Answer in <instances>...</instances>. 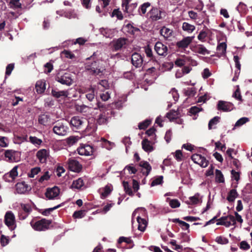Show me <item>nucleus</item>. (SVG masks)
<instances>
[{"mask_svg":"<svg viewBox=\"0 0 252 252\" xmlns=\"http://www.w3.org/2000/svg\"><path fill=\"white\" fill-rule=\"evenodd\" d=\"M85 68L89 73L94 75H99L103 73L104 67L100 65V62L95 58V53L87 59Z\"/></svg>","mask_w":252,"mask_h":252,"instance_id":"nucleus-1","label":"nucleus"},{"mask_svg":"<svg viewBox=\"0 0 252 252\" xmlns=\"http://www.w3.org/2000/svg\"><path fill=\"white\" fill-rule=\"evenodd\" d=\"M147 15L152 21H157L163 19L166 16V12L160 8L152 7Z\"/></svg>","mask_w":252,"mask_h":252,"instance_id":"nucleus-2","label":"nucleus"},{"mask_svg":"<svg viewBox=\"0 0 252 252\" xmlns=\"http://www.w3.org/2000/svg\"><path fill=\"white\" fill-rule=\"evenodd\" d=\"M88 120L83 118H80L78 116L72 117L70 122V125L73 130H81L83 131L87 124Z\"/></svg>","mask_w":252,"mask_h":252,"instance_id":"nucleus-3","label":"nucleus"},{"mask_svg":"<svg viewBox=\"0 0 252 252\" xmlns=\"http://www.w3.org/2000/svg\"><path fill=\"white\" fill-rule=\"evenodd\" d=\"M52 221L46 220V219H42L37 220L35 222L33 221L31 222V225L32 227L36 231H45L49 228L50 225L51 224Z\"/></svg>","mask_w":252,"mask_h":252,"instance_id":"nucleus-4","label":"nucleus"},{"mask_svg":"<svg viewBox=\"0 0 252 252\" xmlns=\"http://www.w3.org/2000/svg\"><path fill=\"white\" fill-rule=\"evenodd\" d=\"M68 129L67 124L65 121L56 122L53 128V130L55 134L61 136L65 135Z\"/></svg>","mask_w":252,"mask_h":252,"instance_id":"nucleus-5","label":"nucleus"},{"mask_svg":"<svg viewBox=\"0 0 252 252\" xmlns=\"http://www.w3.org/2000/svg\"><path fill=\"white\" fill-rule=\"evenodd\" d=\"M4 155L6 161L9 162H18L21 159V153L14 150H4Z\"/></svg>","mask_w":252,"mask_h":252,"instance_id":"nucleus-6","label":"nucleus"},{"mask_svg":"<svg viewBox=\"0 0 252 252\" xmlns=\"http://www.w3.org/2000/svg\"><path fill=\"white\" fill-rule=\"evenodd\" d=\"M55 80L63 85L70 86L72 84L71 74L66 72H59L56 75Z\"/></svg>","mask_w":252,"mask_h":252,"instance_id":"nucleus-7","label":"nucleus"},{"mask_svg":"<svg viewBox=\"0 0 252 252\" xmlns=\"http://www.w3.org/2000/svg\"><path fill=\"white\" fill-rule=\"evenodd\" d=\"M128 39L125 37H120L113 40L112 41V50L117 52L123 48H125Z\"/></svg>","mask_w":252,"mask_h":252,"instance_id":"nucleus-8","label":"nucleus"},{"mask_svg":"<svg viewBox=\"0 0 252 252\" xmlns=\"http://www.w3.org/2000/svg\"><path fill=\"white\" fill-rule=\"evenodd\" d=\"M155 50L159 55L165 57L169 53V50L167 46L160 41H158L155 45Z\"/></svg>","mask_w":252,"mask_h":252,"instance_id":"nucleus-9","label":"nucleus"},{"mask_svg":"<svg viewBox=\"0 0 252 252\" xmlns=\"http://www.w3.org/2000/svg\"><path fill=\"white\" fill-rule=\"evenodd\" d=\"M5 224L11 230H14L16 227L15 217L11 212H7L4 217Z\"/></svg>","mask_w":252,"mask_h":252,"instance_id":"nucleus-10","label":"nucleus"},{"mask_svg":"<svg viewBox=\"0 0 252 252\" xmlns=\"http://www.w3.org/2000/svg\"><path fill=\"white\" fill-rule=\"evenodd\" d=\"M194 38V36L184 37L181 40L176 42V46L180 50H185L189 45L192 42Z\"/></svg>","mask_w":252,"mask_h":252,"instance_id":"nucleus-11","label":"nucleus"},{"mask_svg":"<svg viewBox=\"0 0 252 252\" xmlns=\"http://www.w3.org/2000/svg\"><path fill=\"white\" fill-rule=\"evenodd\" d=\"M68 166L70 171L79 173L82 169V165L74 158H70L68 160Z\"/></svg>","mask_w":252,"mask_h":252,"instance_id":"nucleus-12","label":"nucleus"},{"mask_svg":"<svg viewBox=\"0 0 252 252\" xmlns=\"http://www.w3.org/2000/svg\"><path fill=\"white\" fill-rule=\"evenodd\" d=\"M131 63L135 67H140L143 63V57L139 53L134 52L131 55Z\"/></svg>","mask_w":252,"mask_h":252,"instance_id":"nucleus-13","label":"nucleus"},{"mask_svg":"<svg viewBox=\"0 0 252 252\" xmlns=\"http://www.w3.org/2000/svg\"><path fill=\"white\" fill-rule=\"evenodd\" d=\"M60 192V189L57 186H54L52 188H47L45 195L49 199H54L59 196Z\"/></svg>","mask_w":252,"mask_h":252,"instance_id":"nucleus-14","label":"nucleus"},{"mask_svg":"<svg viewBox=\"0 0 252 252\" xmlns=\"http://www.w3.org/2000/svg\"><path fill=\"white\" fill-rule=\"evenodd\" d=\"M78 153L82 156H91L94 152L93 147L89 145H83L77 149Z\"/></svg>","mask_w":252,"mask_h":252,"instance_id":"nucleus-15","label":"nucleus"},{"mask_svg":"<svg viewBox=\"0 0 252 252\" xmlns=\"http://www.w3.org/2000/svg\"><path fill=\"white\" fill-rule=\"evenodd\" d=\"M233 108L234 105L233 103L222 100H220L217 105V109L219 110H222L225 112L230 111Z\"/></svg>","mask_w":252,"mask_h":252,"instance_id":"nucleus-16","label":"nucleus"},{"mask_svg":"<svg viewBox=\"0 0 252 252\" xmlns=\"http://www.w3.org/2000/svg\"><path fill=\"white\" fill-rule=\"evenodd\" d=\"M52 95L56 98L64 99L69 94L68 91H59L58 89H52L51 90Z\"/></svg>","mask_w":252,"mask_h":252,"instance_id":"nucleus-17","label":"nucleus"},{"mask_svg":"<svg viewBox=\"0 0 252 252\" xmlns=\"http://www.w3.org/2000/svg\"><path fill=\"white\" fill-rule=\"evenodd\" d=\"M124 32H126L131 35H134L136 32H139V29L133 27L130 23L124 25L122 28Z\"/></svg>","mask_w":252,"mask_h":252,"instance_id":"nucleus-18","label":"nucleus"},{"mask_svg":"<svg viewBox=\"0 0 252 252\" xmlns=\"http://www.w3.org/2000/svg\"><path fill=\"white\" fill-rule=\"evenodd\" d=\"M154 144V142L148 140L147 138L144 139L141 142L142 149L147 153H150L154 150L153 144Z\"/></svg>","mask_w":252,"mask_h":252,"instance_id":"nucleus-19","label":"nucleus"},{"mask_svg":"<svg viewBox=\"0 0 252 252\" xmlns=\"http://www.w3.org/2000/svg\"><path fill=\"white\" fill-rule=\"evenodd\" d=\"M49 156L48 151L44 149L39 150L36 153V157L41 163H45Z\"/></svg>","mask_w":252,"mask_h":252,"instance_id":"nucleus-20","label":"nucleus"},{"mask_svg":"<svg viewBox=\"0 0 252 252\" xmlns=\"http://www.w3.org/2000/svg\"><path fill=\"white\" fill-rule=\"evenodd\" d=\"M108 113L106 112H103L96 119V124L101 125L106 124L108 122V117L107 116Z\"/></svg>","mask_w":252,"mask_h":252,"instance_id":"nucleus-21","label":"nucleus"},{"mask_svg":"<svg viewBox=\"0 0 252 252\" xmlns=\"http://www.w3.org/2000/svg\"><path fill=\"white\" fill-rule=\"evenodd\" d=\"M28 186L25 182L18 183L16 185L17 192L19 194L25 193L28 189Z\"/></svg>","mask_w":252,"mask_h":252,"instance_id":"nucleus-22","label":"nucleus"},{"mask_svg":"<svg viewBox=\"0 0 252 252\" xmlns=\"http://www.w3.org/2000/svg\"><path fill=\"white\" fill-rule=\"evenodd\" d=\"M137 221L138 223V229L141 231L144 232L147 226L148 222L147 220L140 217H137Z\"/></svg>","mask_w":252,"mask_h":252,"instance_id":"nucleus-23","label":"nucleus"},{"mask_svg":"<svg viewBox=\"0 0 252 252\" xmlns=\"http://www.w3.org/2000/svg\"><path fill=\"white\" fill-rule=\"evenodd\" d=\"M45 85V82L43 80H39L36 82L35 89L38 94H42L44 92L46 89Z\"/></svg>","mask_w":252,"mask_h":252,"instance_id":"nucleus-24","label":"nucleus"},{"mask_svg":"<svg viewBox=\"0 0 252 252\" xmlns=\"http://www.w3.org/2000/svg\"><path fill=\"white\" fill-rule=\"evenodd\" d=\"M139 166L145 169L146 172H143V174L148 176L152 170V167L148 162L144 160L141 161L139 164Z\"/></svg>","mask_w":252,"mask_h":252,"instance_id":"nucleus-25","label":"nucleus"},{"mask_svg":"<svg viewBox=\"0 0 252 252\" xmlns=\"http://www.w3.org/2000/svg\"><path fill=\"white\" fill-rule=\"evenodd\" d=\"M172 30L165 26L162 27L160 30V34L163 36L165 39L170 37L172 34Z\"/></svg>","mask_w":252,"mask_h":252,"instance_id":"nucleus-26","label":"nucleus"},{"mask_svg":"<svg viewBox=\"0 0 252 252\" xmlns=\"http://www.w3.org/2000/svg\"><path fill=\"white\" fill-rule=\"evenodd\" d=\"M195 52L203 55H208L210 54V51L208 50L203 45L199 44L197 45L195 48Z\"/></svg>","mask_w":252,"mask_h":252,"instance_id":"nucleus-27","label":"nucleus"},{"mask_svg":"<svg viewBox=\"0 0 252 252\" xmlns=\"http://www.w3.org/2000/svg\"><path fill=\"white\" fill-rule=\"evenodd\" d=\"M238 196V193L237 192L236 189H231L228 193V195L227 196L226 199L229 202H232L234 201L235 198L237 197Z\"/></svg>","mask_w":252,"mask_h":252,"instance_id":"nucleus-28","label":"nucleus"},{"mask_svg":"<svg viewBox=\"0 0 252 252\" xmlns=\"http://www.w3.org/2000/svg\"><path fill=\"white\" fill-rule=\"evenodd\" d=\"M50 120V116L44 114H41L39 116L38 121L40 124L46 126V125H47Z\"/></svg>","mask_w":252,"mask_h":252,"instance_id":"nucleus-29","label":"nucleus"},{"mask_svg":"<svg viewBox=\"0 0 252 252\" xmlns=\"http://www.w3.org/2000/svg\"><path fill=\"white\" fill-rule=\"evenodd\" d=\"M232 217H221L220 219H217L216 221L217 223L216 224L217 225H224L226 227H229L230 226V223L227 221H225L224 220H226L227 219H229V220L232 219Z\"/></svg>","mask_w":252,"mask_h":252,"instance_id":"nucleus-30","label":"nucleus"},{"mask_svg":"<svg viewBox=\"0 0 252 252\" xmlns=\"http://www.w3.org/2000/svg\"><path fill=\"white\" fill-rule=\"evenodd\" d=\"M24 166V165L20 164L18 165H16L14 166L10 172H9V174L11 176V179L12 180H14L16 177L18 176V168H22Z\"/></svg>","mask_w":252,"mask_h":252,"instance_id":"nucleus-31","label":"nucleus"},{"mask_svg":"<svg viewBox=\"0 0 252 252\" xmlns=\"http://www.w3.org/2000/svg\"><path fill=\"white\" fill-rule=\"evenodd\" d=\"M85 127L86 128L83 130V131L84 132L86 135H89L93 133L94 131L95 128L94 124H89L88 121V124Z\"/></svg>","mask_w":252,"mask_h":252,"instance_id":"nucleus-32","label":"nucleus"},{"mask_svg":"<svg viewBox=\"0 0 252 252\" xmlns=\"http://www.w3.org/2000/svg\"><path fill=\"white\" fill-rule=\"evenodd\" d=\"M182 29L183 31L188 33H191L195 30V27L194 25H191L187 22H184L183 23Z\"/></svg>","mask_w":252,"mask_h":252,"instance_id":"nucleus-33","label":"nucleus"},{"mask_svg":"<svg viewBox=\"0 0 252 252\" xmlns=\"http://www.w3.org/2000/svg\"><path fill=\"white\" fill-rule=\"evenodd\" d=\"M226 44L225 42H221L218 44L217 47V50L218 53L221 56L224 55L226 53Z\"/></svg>","mask_w":252,"mask_h":252,"instance_id":"nucleus-34","label":"nucleus"},{"mask_svg":"<svg viewBox=\"0 0 252 252\" xmlns=\"http://www.w3.org/2000/svg\"><path fill=\"white\" fill-rule=\"evenodd\" d=\"M96 101L97 102L95 105H92V107L95 110L99 109L102 112H105V110L107 108L106 105L104 103H102L97 100Z\"/></svg>","mask_w":252,"mask_h":252,"instance_id":"nucleus-35","label":"nucleus"},{"mask_svg":"<svg viewBox=\"0 0 252 252\" xmlns=\"http://www.w3.org/2000/svg\"><path fill=\"white\" fill-rule=\"evenodd\" d=\"M179 113L174 110H171L167 113L166 117L170 121H173L178 118Z\"/></svg>","mask_w":252,"mask_h":252,"instance_id":"nucleus-36","label":"nucleus"},{"mask_svg":"<svg viewBox=\"0 0 252 252\" xmlns=\"http://www.w3.org/2000/svg\"><path fill=\"white\" fill-rule=\"evenodd\" d=\"M79 140V137L75 136H70L65 139L67 145L69 146H72L76 144Z\"/></svg>","mask_w":252,"mask_h":252,"instance_id":"nucleus-37","label":"nucleus"},{"mask_svg":"<svg viewBox=\"0 0 252 252\" xmlns=\"http://www.w3.org/2000/svg\"><path fill=\"white\" fill-rule=\"evenodd\" d=\"M216 181L219 183H222L224 182V176L220 170L216 169L215 171Z\"/></svg>","mask_w":252,"mask_h":252,"instance_id":"nucleus-38","label":"nucleus"},{"mask_svg":"<svg viewBox=\"0 0 252 252\" xmlns=\"http://www.w3.org/2000/svg\"><path fill=\"white\" fill-rule=\"evenodd\" d=\"M84 186L83 180L81 178H79L73 182L71 185L73 188L80 189Z\"/></svg>","mask_w":252,"mask_h":252,"instance_id":"nucleus-39","label":"nucleus"},{"mask_svg":"<svg viewBox=\"0 0 252 252\" xmlns=\"http://www.w3.org/2000/svg\"><path fill=\"white\" fill-rule=\"evenodd\" d=\"M123 185L126 193L128 194L129 196H132L134 194L131 187L129 186L128 182L123 181Z\"/></svg>","mask_w":252,"mask_h":252,"instance_id":"nucleus-40","label":"nucleus"},{"mask_svg":"<svg viewBox=\"0 0 252 252\" xmlns=\"http://www.w3.org/2000/svg\"><path fill=\"white\" fill-rule=\"evenodd\" d=\"M203 111L202 108H199L196 106H192L189 110V115L196 116L200 111Z\"/></svg>","mask_w":252,"mask_h":252,"instance_id":"nucleus-41","label":"nucleus"},{"mask_svg":"<svg viewBox=\"0 0 252 252\" xmlns=\"http://www.w3.org/2000/svg\"><path fill=\"white\" fill-rule=\"evenodd\" d=\"M94 89L91 88L87 91L86 97L89 101H93L94 99Z\"/></svg>","mask_w":252,"mask_h":252,"instance_id":"nucleus-42","label":"nucleus"},{"mask_svg":"<svg viewBox=\"0 0 252 252\" xmlns=\"http://www.w3.org/2000/svg\"><path fill=\"white\" fill-rule=\"evenodd\" d=\"M29 141L31 143L35 146H39L42 143V140L35 136H30Z\"/></svg>","mask_w":252,"mask_h":252,"instance_id":"nucleus-43","label":"nucleus"},{"mask_svg":"<svg viewBox=\"0 0 252 252\" xmlns=\"http://www.w3.org/2000/svg\"><path fill=\"white\" fill-rule=\"evenodd\" d=\"M151 123V121L150 120L146 119L138 124V128L140 129H145L148 127Z\"/></svg>","mask_w":252,"mask_h":252,"instance_id":"nucleus-44","label":"nucleus"},{"mask_svg":"<svg viewBox=\"0 0 252 252\" xmlns=\"http://www.w3.org/2000/svg\"><path fill=\"white\" fill-rule=\"evenodd\" d=\"M112 189L110 186L107 185L104 188V191L101 194L102 198H106L111 192Z\"/></svg>","mask_w":252,"mask_h":252,"instance_id":"nucleus-45","label":"nucleus"},{"mask_svg":"<svg viewBox=\"0 0 252 252\" xmlns=\"http://www.w3.org/2000/svg\"><path fill=\"white\" fill-rule=\"evenodd\" d=\"M169 200V204L170 206L172 208H176L180 207V203L179 201L177 199H170L167 198Z\"/></svg>","mask_w":252,"mask_h":252,"instance_id":"nucleus-46","label":"nucleus"},{"mask_svg":"<svg viewBox=\"0 0 252 252\" xmlns=\"http://www.w3.org/2000/svg\"><path fill=\"white\" fill-rule=\"evenodd\" d=\"M202 157L201 155L195 154L192 155L191 158L194 163L199 165L202 161Z\"/></svg>","mask_w":252,"mask_h":252,"instance_id":"nucleus-47","label":"nucleus"},{"mask_svg":"<svg viewBox=\"0 0 252 252\" xmlns=\"http://www.w3.org/2000/svg\"><path fill=\"white\" fill-rule=\"evenodd\" d=\"M220 117L216 116L213 119H211L208 124V128L211 129L214 125H217L220 122Z\"/></svg>","mask_w":252,"mask_h":252,"instance_id":"nucleus-48","label":"nucleus"},{"mask_svg":"<svg viewBox=\"0 0 252 252\" xmlns=\"http://www.w3.org/2000/svg\"><path fill=\"white\" fill-rule=\"evenodd\" d=\"M41 169L39 167H36L32 168L30 172L28 173V177L30 178H33L35 175H37L40 171Z\"/></svg>","mask_w":252,"mask_h":252,"instance_id":"nucleus-49","label":"nucleus"},{"mask_svg":"<svg viewBox=\"0 0 252 252\" xmlns=\"http://www.w3.org/2000/svg\"><path fill=\"white\" fill-rule=\"evenodd\" d=\"M163 178L162 176H158L157 178L152 181L151 184V186L154 187L161 184L163 183Z\"/></svg>","mask_w":252,"mask_h":252,"instance_id":"nucleus-50","label":"nucleus"},{"mask_svg":"<svg viewBox=\"0 0 252 252\" xmlns=\"http://www.w3.org/2000/svg\"><path fill=\"white\" fill-rule=\"evenodd\" d=\"M151 6L149 2H146L142 4L139 8V11L141 12L142 14H145L147 11V8Z\"/></svg>","mask_w":252,"mask_h":252,"instance_id":"nucleus-51","label":"nucleus"},{"mask_svg":"<svg viewBox=\"0 0 252 252\" xmlns=\"http://www.w3.org/2000/svg\"><path fill=\"white\" fill-rule=\"evenodd\" d=\"M123 242H125L127 244H131L133 243L132 240L130 237H120L118 241V244H120Z\"/></svg>","mask_w":252,"mask_h":252,"instance_id":"nucleus-52","label":"nucleus"},{"mask_svg":"<svg viewBox=\"0 0 252 252\" xmlns=\"http://www.w3.org/2000/svg\"><path fill=\"white\" fill-rule=\"evenodd\" d=\"M232 96L241 102L243 101L239 86L233 94Z\"/></svg>","mask_w":252,"mask_h":252,"instance_id":"nucleus-53","label":"nucleus"},{"mask_svg":"<svg viewBox=\"0 0 252 252\" xmlns=\"http://www.w3.org/2000/svg\"><path fill=\"white\" fill-rule=\"evenodd\" d=\"M196 93V90L194 88H188L185 90V94L188 96H193Z\"/></svg>","mask_w":252,"mask_h":252,"instance_id":"nucleus-54","label":"nucleus"},{"mask_svg":"<svg viewBox=\"0 0 252 252\" xmlns=\"http://www.w3.org/2000/svg\"><path fill=\"white\" fill-rule=\"evenodd\" d=\"M21 207L22 209V211L26 212L29 215V214L32 212V209L30 205L28 204H21Z\"/></svg>","mask_w":252,"mask_h":252,"instance_id":"nucleus-55","label":"nucleus"},{"mask_svg":"<svg viewBox=\"0 0 252 252\" xmlns=\"http://www.w3.org/2000/svg\"><path fill=\"white\" fill-rule=\"evenodd\" d=\"M216 241L220 244L224 245L228 243V240L224 237L220 236L217 237Z\"/></svg>","mask_w":252,"mask_h":252,"instance_id":"nucleus-56","label":"nucleus"},{"mask_svg":"<svg viewBox=\"0 0 252 252\" xmlns=\"http://www.w3.org/2000/svg\"><path fill=\"white\" fill-rule=\"evenodd\" d=\"M85 216V211L79 210L74 212L73 217L75 219H81Z\"/></svg>","mask_w":252,"mask_h":252,"instance_id":"nucleus-57","label":"nucleus"},{"mask_svg":"<svg viewBox=\"0 0 252 252\" xmlns=\"http://www.w3.org/2000/svg\"><path fill=\"white\" fill-rule=\"evenodd\" d=\"M156 131V129L154 127H151L148 130H147L146 132V134L148 135L149 136H153L154 138H151V140H155L156 135L155 134V131Z\"/></svg>","mask_w":252,"mask_h":252,"instance_id":"nucleus-58","label":"nucleus"},{"mask_svg":"<svg viewBox=\"0 0 252 252\" xmlns=\"http://www.w3.org/2000/svg\"><path fill=\"white\" fill-rule=\"evenodd\" d=\"M50 178V175L48 171H46L44 174L38 179V182L42 183L44 181H48Z\"/></svg>","mask_w":252,"mask_h":252,"instance_id":"nucleus-59","label":"nucleus"},{"mask_svg":"<svg viewBox=\"0 0 252 252\" xmlns=\"http://www.w3.org/2000/svg\"><path fill=\"white\" fill-rule=\"evenodd\" d=\"M199 194L197 193L194 196L189 197V200L192 204H197L199 202Z\"/></svg>","mask_w":252,"mask_h":252,"instance_id":"nucleus-60","label":"nucleus"},{"mask_svg":"<svg viewBox=\"0 0 252 252\" xmlns=\"http://www.w3.org/2000/svg\"><path fill=\"white\" fill-rule=\"evenodd\" d=\"M169 94H171L174 101L176 102L178 100L179 94L175 88H172L169 92Z\"/></svg>","mask_w":252,"mask_h":252,"instance_id":"nucleus-61","label":"nucleus"},{"mask_svg":"<svg viewBox=\"0 0 252 252\" xmlns=\"http://www.w3.org/2000/svg\"><path fill=\"white\" fill-rule=\"evenodd\" d=\"M239 247L241 250L246 251L250 248V245L246 241H242L239 244Z\"/></svg>","mask_w":252,"mask_h":252,"instance_id":"nucleus-62","label":"nucleus"},{"mask_svg":"<svg viewBox=\"0 0 252 252\" xmlns=\"http://www.w3.org/2000/svg\"><path fill=\"white\" fill-rule=\"evenodd\" d=\"M9 3L11 5V7L16 8H21L22 4L19 0H10Z\"/></svg>","mask_w":252,"mask_h":252,"instance_id":"nucleus-63","label":"nucleus"},{"mask_svg":"<svg viewBox=\"0 0 252 252\" xmlns=\"http://www.w3.org/2000/svg\"><path fill=\"white\" fill-rule=\"evenodd\" d=\"M9 239L8 237H6L4 235H1L0 237V244L2 246H5L8 244Z\"/></svg>","mask_w":252,"mask_h":252,"instance_id":"nucleus-64","label":"nucleus"}]
</instances>
